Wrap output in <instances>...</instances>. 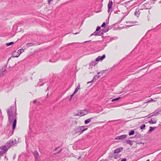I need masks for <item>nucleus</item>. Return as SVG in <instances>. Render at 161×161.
<instances>
[{
  "mask_svg": "<svg viewBox=\"0 0 161 161\" xmlns=\"http://www.w3.org/2000/svg\"><path fill=\"white\" fill-rule=\"evenodd\" d=\"M140 13V12L139 9H136L134 13V15L136 17H138Z\"/></svg>",
  "mask_w": 161,
  "mask_h": 161,
  "instance_id": "13",
  "label": "nucleus"
},
{
  "mask_svg": "<svg viewBox=\"0 0 161 161\" xmlns=\"http://www.w3.org/2000/svg\"><path fill=\"white\" fill-rule=\"evenodd\" d=\"M105 25V22H103L102 25H101L102 27H104Z\"/></svg>",
  "mask_w": 161,
  "mask_h": 161,
  "instance_id": "32",
  "label": "nucleus"
},
{
  "mask_svg": "<svg viewBox=\"0 0 161 161\" xmlns=\"http://www.w3.org/2000/svg\"><path fill=\"white\" fill-rule=\"evenodd\" d=\"M152 101H153V100L152 98L149 99L148 100V102H151Z\"/></svg>",
  "mask_w": 161,
  "mask_h": 161,
  "instance_id": "30",
  "label": "nucleus"
},
{
  "mask_svg": "<svg viewBox=\"0 0 161 161\" xmlns=\"http://www.w3.org/2000/svg\"><path fill=\"white\" fill-rule=\"evenodd\" d=\"M78 34V33H75L74 34H75V35H76V34Z\"/></svg>",
  "mask_w": 161,
  "mask_h": 161,
  "instance_id": "41",
  "label": "nucleus"
},
{
  "mask_svg": "<svg viewBox=\"0 0 161 161\" xmlns=\"http://www.w3.org/2000/svg\"><path fill=\"white\" fill-rule=\"evenodd\" d=\"M58 148H59V147H58L57 148H56L55 149L54 151H56V150H57V149H58Z\"/></svg>",
  "mask_w": 161,
  "mask_h": 161,
  "instance_id": "37",
  "label": "nucleus"
},
{
  "mask_svg": "<svg viewBox=\"0 0 161 161\" xmlns=\"http://www.w3.org/2000/svg\"><path fill=\"white\" fill-rule=\"evenodd\" d=\"M17 53H15V55H17Z\"/></svg>",
  "mask_w": 161,
  "mask_h": 161,
  "instance_id": "45",
  "label": "nucleus"
},
{
  "mask_svg": "<svg viewBox=\"0 0 161 161\" xmlns=\"http://www.w3.org/2000/svg\"><path fill=\"white\" fill-rule=\"evenodd\" d=\"M33 155L36 161H37L39 158V154L37 151H35L33 153Z\"/></svg>",
  "mask_w": 161,
  "mask_h": 161,
  "instance_id": "10",
  "label": "nucleus"
},
{
  "mask_svg": "<svg viewBox=\"0 0 161 161\" xmlns=\"http://www.w3.org/2000/svg\"><path fill=\"white\" fill-rule=\"evenodd\" d=\"M18 52L16 51L12 53V56L14 57H18L22 53L24 52V49H21L18 51Z\"/></svg>",
  "mask_w": 161,
  "mask_h": 161,
  "instance_id": "4",
  "label": "nucleus"
},
{
  "mask_svg": "<svg viewBox=\"0 0 161 161\" xmlns=\"http://www.w3.org/2000/svg\"><path fill=\"white\" fill-rule=\"evenodd\" d=\"M123 148L121 147L118 148L114 150V152L115 154H118L121 151L123 150Z\"/></svg>",
  "mask_w": 161,
  "mask_h": 161,
  "instance_id": "12",
  "label": "nucleus"
},
{
  "mask_svg": "<svg viewBox=\"0 0 161 161\" xmlns=\"http://www.w3.org/2000/svg\"><path fill=\"white\" fill-rule=\"evenodd\" d=\"M106 56L105 54L103 55L102 56H99L96 59V61H93L90 64V66H95L96 64H97L96 62L99 61L105 58Z\"/></svg>",
  "mask_w": 161,
  "mask_h": 161,
  "instance_id": "2",
  "label": "nucleus"
},
{
  "mask_svg": "<svg viewBox=\"0 0 161 161\" xmlns=\"http://www.w3.org/2000/svg\"><path fill=\"white\" fill-rule=\"evenodd\" d=\"M108 31V30H106V31H104V32H107V31Z\"/></svg>",
  "mask_w": 161,
  "mask_h": 161,
  "instance_id": "38",
  "label": "nucleus"
},
{
  "mask_svg": "<svg viewBox=\"0 0 161 161\" xmlns=\"http://www.w3.org/2000/svg\"><path fill=\"white\" fill-rule=\"evenodd\" d=\"M101 29V27L100 26H98L97 27V28L96 29V31L95 32H94L92 34L91 36H92V35L94 36H99L100 35L99 33L97 31H99Z\"/></svg>",
  "mask_w": 161,
  "mask_h": 161,
  "instance_id": "9",
  "label": "nucleus"
},
{
  "mask_svg": "<svg viewBox=\"0 0 161 161\" xmlns=\"http://www.w3.org/2000/svg\"><path fill=\"white\" fill-rule=\"evenodd\" d=\"M115 153H114V152H111L109 153V158H114V156Z\"/></svg>",
  "mask_w": 161,
  "mask_h": 161,
  "instance_id": "16",
  "label": "nucleus"
},
{
  "mask_svg": "<svg viewBox=\"0 0 161 161\" xmlns=\"http://www.w3.org/2000/svg\"><path fill=\"white\" fill-rule=\"evenodd\" d=\"M126 159L124 158L122 159L120 161H126Z\"/></svg>",
  "mask_w": 161,
  "mask_h": 161,
  "instance_id": "34",
  "label": "nucleus"
},
{
  "mask_svg": "<svg viewBox=\"0 0 161 161\" xmlns=\"http://www.w3.org/2000/svg\"><path fill=\"white\" fill-rule=\"evenodd\" d=\"M153 113H151V114H149L148 115V118H150V117L153 116Z\"/></svg>",
  "mask_w": 161,
  "mask_h": 161,
  "instance_id": "26",
  "label": "nucleus"
},
{
  "mask_svg": "<svg viewBox=\"0 0 161 161\" xmlns=\"http://www.w3.org/2000/svg\"><path fill=\"white\" fill-rule=\"evenodd\" d=\"M113 5V2L112 1L109 2L108 4V13L110 11V10L112 8Z\"/></svg>",
  "mask_w": 161,
  "mask_h": 161,
  "instance_id": "11",
  "label": "nucleus"
},
{
  "mask_svg": "<svg viewBox=\"0 0 161 161\" xmlns=\"http://www.w3.org/2000/svg\"><path fill=\"white\" fill-rule=\"evenodd\" d=\"M101 123H103L104 122H101Z\"/></svg>",
  "mask_w": 161,
  "mask_h": 161,
  "instance_id": "46",
  "label": "nucleus"
},
{
  "mask_svg": "<svg viewBox=\"0 0 161 161\" xmlns=\"http://www.w3.org/2000/svg\"><path fill=\"white\" fill-rule=\"evenodd\" d=\"M153 113V116H157L158 115V114H157V113H156V112H155L154 113Z\"/></svg>",
  "mask_w": 161,
  "mask_h": 161,
  "instance_id": "31",
  "label": "nucleus"
},
{
  "mask_svg": "<svg viewBox=\"0 0 161 161\" xmlns=\"http://www.w3.org/2000/svg\"><path fill=\"white\" fill-rule=\"evenodd\" d=\"M16 143V139H12L9 141L7 143V145L9 147H10L12 145H15Z\"/></svg>",
  "mask_w": 161,
  "mask_h": 161,
  "instance_id": "6",
  "label": "nucleus"
},
{
  "mask_svg": "<svg viewBox=\"0 0 161 161\" xmlns=\"http://www.w3.org/2000/svg\"><path fill=\"white\" fill-rule=\"evenodd\" d=\"M127 136V135L124 134L116 137L115 138L116 140H123Z\"/></svg>",
  "mask_w": 161,
  "mask_h": 161,
  "instance_id": "7",
  "label": "nucleus"
},
{
  "mask_svg": "<svg viewBox=\"0 0 161 161\" xmlns=\"http://www.w3.org/2000/svg\"><path fill=\"white\" fill-rule=\"evenodd\" d=\"M61 150H62V149H60V150L59 151V152H58V153H56V154H58V153H60L61 152Z\"/></svg>",
  "mask_w": 161,
  "mask_h": 161,
  "instance_id": "36",
  "label": "nucleus"
},
{
  "mask_svg": "<svg viewBox=\"0 0 161 161\" xmlns=\"http://www.w3.org/2000/svg\"><path fill=\"white\" fill-rule=\"evenodd\" d=\"M36 101L37 100H35L33 101V103H36Z\"/></svg>",
  "mask_w": 161,
  "mask_h": 161,
  "instance_id": "35",
  "label": "nucleus"
},
{
  "mask_svg": "<svg viewBox=\"0 0 161 161\" xmlns=\"http://www.w3.org/2000/svg\"><path fill=\"white\" fill-rule=\"evenodd\" d=\"M75 94H74V92H73V93L70 95V98L69 99V100H71V99L72 98V97H73L74 96V95Z\"/></svg>",
  "mask_w": 161,
  "mask_h": 161,
  "instance_id": "29",
  "label": "nucleus"
},
{
  "mask_svg": "<svg viewBox=\"0 0 161 161\" xmlns=\"http://www.w3.org/2000/svg\"><path fill=\"white\" fill-rule=\"evenodd\" d=\"M119 99V97L117 98H115V99H112L111 100V101L112 102H113V101H117V100H118Z\"/></svg>",
  "mask_w": 161,
  "mask_h": 161,
  "instance_id": "28",
  "label": "nucleus"
},
{
  "mask_svg": "<svg viewBox=\"0 0 161 161\" xmlns=\"http://www.w3.org/2000/svg\"><path fill=\"white\" fill-rule=\"evenodd\" d=\"M44 81V80H43L42 79L40 80V82L37 84V86H42L44 84V83H43V81Z\"/></svg>",
  "mask_w": 161,
  "mask_h": 161,
  "instance_id": "15",
  "label": "nucleus"
},
{
  "mask_svg": "<svg viewBox=\"0 0 161 161\" xmlns=\"http://www.w3.org/2000/svg\"><path fill=\"white\" fill-rule=\"evenodd\" d=\"M120 156H121L120 155L118 154H115L114 158V159H117V158L120 157Z\"/></svg>",
  "mask_w": 161,
  "mask_h": 161,
  "instance_id": "21",
  "label": "nucleus"
},
{
  "mask_svg": "<svg viewBox=\"0 0 161 161\" xmlns=\"http://www.w3.org/2000/svg\"><path fill=\"white\" fill-rule=\"evenodd\" d=\"M157 122V120L155 119H151V120L149 121V123L150 124H155Z\"/></svg>",
  "mask_w": 161,
  "mask_h": 161,
  "instance_id": "14",
  "label": "nucleus"
},
{
  "mask_svg": "<svg viewBox=\"0 0 161 161\" xmlns=\"http://www.w3.org/2000/svg\"><path fill=\"white\" fill-rule=\"evenodd\" d=\"M159 3H161V1L159 2Z\"/></svg>",
  "mask_w": 161,
  "mask_h": 161,
  "instance_id": "44",
  "label": "nucleus"
},
{
  "mask_svg": "<svg viewBox=\"0 0 161 161\" xmlns=\"http://www.w3.org/2000/svg\"><path fill=\"white\" fill-rule=\"evenodd\" d=\"M135 131L133 130H132L129 133V136L132 135L134 134Z\"/></svg>",
  "mask_w": 161,
  "mask_h": 161,
  "instance_id": "20",
  "label": "nucleus"
},
{
  "mask_svg": "<svg viewBox=\"0 0 161 161\" xmlns=\"http://www.w3.org/2000/svg\"><path fill=\"white\" fill-rule=\"evenodd\" d=\"M126 143L129 144L130 145H132L133 144L132 142H131V141L129 140H127L126 141Z\"/></svg>",
  "mask_w": 161,
  "mask_h": 161,
  "instance_id": "22",
  "label": "nucleus"
},
{
  "mask_svg": "<svg viewBox=\"0 0 161 161\" xmlns=\"http://www.w3.org/2000/svg\"><path fill=\"white\" fill-rule=\"evenodd\" d=\"M100 73V72H98V73H97V74H99Z\"/></svg>",
  "mask_w": 161,
  "mask_h": 161,
  "instance_id": "43",
  "label": "nucleus"
},
{
  "mask_svg": "<svg viewBox=\"0 0 161 161\" xmlns=\"http://www.w3.org/2000/svg\"><path fill=\"white\" fill-rule=\"evenodd\" d=\"M7 145V143L3 146H1L0 147V149L4 151V153H6L7 152L8 150V148L9 147Z\"/></svg>",
  "mask_w": 161,
  "mask_h": 161,
  "instance_id": "8",
  "label": "nucleus"
},
{
  "mask_svg": "<svg viewBox=\"0 0 161 161\" xmlns=\"http://www.w3.org/2000/svg\"><path fill=\"white\" fill-rule=\"evenodd\" d=\"M88 113V111L86 109L80 110L78 112V114H77L76 115L82 116L87 114Z\"/></svg>",
  "mask_w": 161,
  "mask_h": 161,
  "instance_id": "5",
  "label": "nucleus"
},
{
  "mask_svg": "<svg viewBox=\"0 0 161 161\" xmlns=\"http://www.w3.org/2000/svg\"><path fill=\"white\" fill-rule=\"evenodd\" d=\"M8 115V121L11 124L13 122V129L14 130L16 127V113L15 112L14 107H10L7 110Z\"/></svg>",
  "mask_w": 161,
  "mask_h": 161,
  "instance_id": "1",
  "label": "nucleus"
},
{
  "mask_svg": "<svg viewBox=\"0 0 161 161\" xmlns=\"http://www.w3.org/2000/svg\"><path fill=\"white\" fill-rule=\"evenodd\" d=\"M25 142H26V144L27 145V142L26 141H26H25Z\"/></svg>",
  "mask_w": 161,
  "mask_h": 161,
  "instance_id": "39",
  "label": "nucleus"
},
{
  "mask_svg": "<svg viewBox=\"0 0 161 161\" xmlns=\"http://www.w3.org/2000/svg\"><path fill=\"white\" fill-rule=\"evenodd\" d=\"M13 43H14V42H13L7 43L6 45L7 46H9L11 45V44H13Z\"/></svg>",
  "mask_w": 161,
  "mask_h": 161,
  "instance_id": "24",
  "label": "nucleus"
},
{
  "mask_svg": "<svg viewBox=\"0 0 161 161\" xmlns=\"http://www.w3.org/2000/svg\"><path fill=\"white\" fill-rule=\"evenodd\" d=\"M87 129V128H85V126H79L77 127L75 129V131L76 133H80V134L82 133L85 130Z\"/></svg>",
  "mask_w": 161,
  "mask_h": 161,
  "instance_id": "3",
  "label": "nucleus"
},
{
  "mask_svg": "<svg viewBox=\"0 0 161 161\" xmlns=\"http://www.w3.org/2000/svg\"><path fill=\"white\" fill-rule=\"evenodd\" d=\"M80 85L79 84H78L77 86L75 88L74 92V94H76L78 91V90L80 89Z\"/></svg>",
  "mask_w": 161,
  "mask_h": 161,
  "instance_id": "17",
  "label": "nucleus"
},
{
  "mask_svg": "<svg viewBox=\"0 0 161 161\" xmlns=\"http://www.w3.org/2000/svg\"><path fill=\"white\" fill-rule=\"evenodd\" d=\"M156 113H157V114H160L161 113V111H158V112H156Z\"/></svg>",
  "mask_w": 161,
  "mask_h": 161,
  "instance_id": "33",
  "label": "nucleus"
},
{
  "mask_svg": "<svg viewBox=\"0 0 161 161\" xmlns=\"http://www.w3.org/2000/svg\"><path fill=\"white\" fill-rule=\"evenodd\" d=\"M48 90V87L47 88V90Z\"/></svg>",
  "mask_w": 161,
  "mask_h": 161,
  "instance_id": "42",
  "label": "nucleus"
},
{
  "mask_svg": "<svg viewBox=\"0 0 161 161\" xmlns=\"http://www.w3.org/2000/svg\"><path fill=\"white\" fill-rule=\"evenodd\" d=\"M146 161H150V160L149 159H148Z\"/></svg>",
  "mask_w": 161,
  "mask_h": 161,
  "instance_id": "40",
  "label": "nucleus"
},
{
  "mask_svg": "<svg viewBox=\"0 0 161 161\" xmlns=\"http://www.w3.org/2000/svg\"><path fill=\"white\" fill-rule=\"evenodd\" d=\"M154 129V128L152 127H150V128L149 130V132H151Z\"/></svg>",
  "mask_w": 161,
  "mask_h": 161,
  "instance_id": "27",
  "label": "nucleus"
},
{
  "mask_svg": "<svg viewBox=\"0 0 161 161\" xmlns=\"http://www.w3.org/2000/svg\"><path fill=\"white\" fill-rule=\"evenodd\" d=\"M34 44V43H27L26 45V46L28 47H29L30 46H32Z\"/></svg>",
  "mask_w": 161,
  "mask_h": 161,
  "instance_id": "23",
  "label": "nucleus"
},
{
  "mask_svg": "<svg viewBox=\"0 0 161 161\" xmlns=\"http://www.w3.org/2000/svg\"><path fill=\"white\" fill-rule=\"evenodd\" d=\"M145 124L142 125L141 126V129H144V128L145 127Z\"/></svg>",
  "mask_w": 161,
  "mask_h": 161,
  "instance_id": "25",
  "label": "nucleus"
},
{
  "mask_svg": "<svg viewBox=\"0 0 161 161\" xmlns=\"http://www.w3.org/2000/svg\"><path fill=\"white\" fill-rule=\"evenodd\" d=\"M92 118H90L85 120V123L86 124H88L91 121V119Z\"/></svg>",
  "mask_w": 161,
  "mask_h": 161,
  "instance_id": "18",
  "label": "nucleus"
},
{
  "mask_svg": "<svg viewBox=\"0 0 161 161\" xmlns=\"http://www.w3.org/2000/svg\"><path fill=\"white\" fill-rule=\"evenodd\" d=\"M99 76H97V75H95L94 76L93 79V80L92 81H95L96 80L98 79V78H99Z\"/></svg>",
  "mask_w": 161,
  "mask_h": 161,
  "instance_id": "19",
  "label": "nucleus"
}]
</instances>
